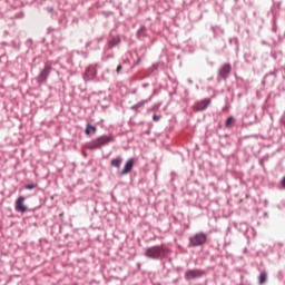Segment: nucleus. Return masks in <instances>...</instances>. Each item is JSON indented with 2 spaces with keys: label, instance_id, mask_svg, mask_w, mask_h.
Masks as SVG:
<instances>
[{
  "label": "nucleus",
  "instance_id": "obj_1",
  "mask_svg": "<svg viewBox=\"0 0 285 285\" xmlns=\"http://www.w3.org/2000/svg\"><path fill=\"white\" fill-rule=\"evenodd\" d=\"M145 257L148 259H166L170 255V248L166 245H155L147 247L144 253Z\"/></svg>",
  "mask_w": 285,
  "mask_h": 285
},
{
  "label": "nucleus",
  "instance_id": "obj_2",
  "mask_svg": "<svg viewBox=\"0 0 285 285\" xmlns=\"http://www.w3.org/2000/svg\"><path fill=\"white\" fill-rule=\"evenodd\" d=\"M111 141H115V136H112V134L102 135L96 139L90 140L86 145V148L88 150H101L104 146H108V144H111Z\"/></svg>",
  "mask_w": 285,
  "mask_h": 285
},
{
  "label": "nucleus",
  "instance_id": "obj_3",
  "mask_svg": "<svg viewBox=\"0 0 285 285\" xmlns=\"http://www.w3.org/2000/svg\"><path fill=\"white\" fill-rule=\"evenodd\" d=\"M206 242H208V236L204 232L196 233L189 237V246L191 248H197L199 246H204V244H206Z\"/></svg>",
  "mask_w": 285,
  "mask_h": 285
},
{
  "label": "nucleus",
  "instance_id": "obj_4",
  "mask_svg": "<svg viewBox=\"0 0 285 285\" xmlns=\"http://www.w3.org/2000/svg\"><path fill=\"white\" fill-rule=\"evenodd\" d=\"M50 72H52V61H47L45 63L43 69L40 71V73L37 76L36 80L37 83H46L48 81V77H50Z\"/></svg>",
  "mask_w": 285,
  "mask_h": 285
},
{
  "label": "nucleus",
  "instance_id": "obj_5",
  "mask_svg": "<svg viewBox=\"0 0 285 285\" xmlns=\"http://www.w3.org/2000/svg\"><path fill=\"white\" fill-rule=\"evenodd\" d=\"M230 72H233V66L230 65V62L222 65L218 69V81H227L228 77H230Z\"/></svg>",
  "mask_w": 285,
  "mask_h": 285
},
{
  "label": "nucleus",
  "instance_id": "obj_6",
  "mask_svg": "<svg viewBox=\"0 0 285 285\" xmlns=\"http://www.w3.org/2000/svg\"><path fill=\"white\" fill-rule=\"evenodd\" d=\"M82 79L85 83H88V81H95L97 79V67L90 65L86 68Z\"/></svg>",
  "mask_w": 285,
  "mask_h": 285
},
{
  "label": "nucleus",
  "instance_id": "obj_7",
  "mask_svg": "<svg viewBox=\"0 0 285 285\" xmlns=\"http://www.w3.org/2000/svg\"><path fill=\"white\" fill-rule=\"evenodd\" d=\"M204 275H206V271L204 269H188L185 272V279L190 282L193 279H199L200 277H204Z\"/></svg>",
  "mask_w": 285,
  "mask_h": 285
},
{
  "label": "nucleus",
  "instance_id": "obj_8",
  "mask_svg": "<svg viewBox=\"0 0 285 285\" xmlns=\"http://www.w3.org/2000/svg\"><path fill=\"white\" fill-rule=\"evenodd\" d=\"M210 104H213V100L210 98H205L203 100L197 101L194 106V109L197 112H203V110H206V108H208Z\"/></svg>",
  "mask_w": 285,
  "mask_h": 285
},
{
  "label": "nucleus",
  "instance_id": "obj_9",
  "mask_svg": "<svg viewBox=\"0 0 285 285\" xmlns=\"http://www.w3.org/2000/svg\"><path fill=\"white\" fill-rule=\"evenodd\" d=\"M153 97H154V95H151L147 99L138 101L137 104H135L130 107V110H132V112H136V115L141 112V109L146 106V104H149V101H153Z\"/></svg>",
  "mask_w": 285,
  "mask_h": 285
},
{
  "label": "nucleus",
  "instance_id": "obj_10",
  "mask_svg": "<svg viewBox=\"0 0 285 285\" xmlns=\"http://www.w3.org/2000/svg\"><path fill=\"white\" fill-rule=\"evenodd\" d=\"M134 166H135V158H129L126 161L122 170L119 171L120 177H124V175H128V173H130L132 170Z\"/></svg>",
  "mask_w": 285,
  "mask_h": 285
},
{
  "label": "nucleus",
  "instance_id": "obj_11",
  "mask_svg": "<svg viewBox=\"0 0 285 285\" xmlns=\"http://www.w3.org/2000/svg\"><path fill=\"white\" fill-rule=\"evenodd\" d=\"M24 202H26V197H23V196H20V197L16 200L14 210H16L17 213H26V212L28 210V207L23 205Z\"/></svg>",
  "mask_w": 285,
  "mask_h": 285
},
{
  "label": "nucleus",
  "instance_id": "obj_12",
  "mask_svg": "<svg viewBox=\"0 0 285 285\" xmlns=\"http://www.w3.org/2000/svg\"><path fill=\"white\" fill-rule=\"evenodd\" d=\"M119 43H121V37L119 35L111 36L108 40V48L112 50V48H116Z\"/></svg>",
  "mask_w": 285,
  "mask_h": 285
},
{
  "label": "nucleus",
  "instance_id": "obj_13",
  "mask_svg": "<svg viewBox=\"0 0 285 285\" xmlns=\"http://www.w3.org/2000/svg\"><path fill=\"white\" fill-rule=\"evenodd\" d=\"M148 29L146 26H141L137 31V38L138 39H145V37H148Z\"/></svg>",
  "mask_w": 285,
  "mask_h": 285
},
{
  "label": "nucleus",
  "instance_id": "obj_14",
  "mask_svg": "<svg viewBox=\"0 0 285 285\" xmlns=\"http://www.w3.org/2000/svg\"><path fill=\"white\" fill-rule=\"evenodd\" d=\"M97 132V127L95 125L87 124L85 129V135H95Z\"/></svg>",
  "mask_w": 285,
  "mask_h": 285
},
{
  "label": "nucleus",
  "instance_id": "obj_15",
  "mask_svg": "<svg viewBox=\"0 0 285 285\" xmlns=\"http://www.w3.org/2000/svg\"><path fill=\"white\" fill-rule=\"evenodd\" d=\"M121 161H124V159L118 156L117 158L111 159L110 166H112L114 168H121Z\"/></svg>",
  "mask_w": 285,
  "mask_h": 285
},
{
  "label": "nucleus",
  "instance_id": "obj_16",
  "mask_svg": "<svg viewBox=\"0 0 285 285\" xmlns=\"http://www.w3.org/2000/svg\"><path fill=\"white\" fill-rule=\"evenodd\" d=\"M267 278H268V275L266 274V272H261V274L258 276V283L266 284Z\"/></svg>",
  "mask_w": 285,
  "mask_h": 285
},
{
  "label": "nucleus",
  "instance_id": "obj_17",
  "mask_svg": "<svg viewBox=\"0 0 285 285\" xmlns=\"http://www.w3.org/2000/svg\"><path fill=\"white\" fill-rule=\"evenodd\" d=\"M235 121V118H233V116H229L226 120H225V127L226 128H230V125Z\"/></svg>",
  "mask_w": 285,
  "mask_h": 285
},
{
  "label": "nucleus",
  "instance_id": "obj_18",
  "mask_svg": "<svg viewBox=\"0 0 285 285\" xmlns=\"http://www.w3.org/2000/svg\"><path fill=\"white\" fill-rule=\"evenodd\" d=\"M26 190H32V188H37V184H27L24 185Z\"/></svg>",
  "mask_w": 285,
  "mask_h": 285
},
{
  "label": "nucleus",
  "instance_id": "obj_19",
  "mask_svg": "<svg viewBox=\"0 0 285 285\" xmlns=\"http://www.w3.org/2000/svg\"><path fill=\"white\" fill-rule=\"evenodd\" d=\"M159 108H161V102L155 104L150 110H159Z\"/></svg>",
  "mask_w": 285,
  "mask_h": 285
},
{
  "label": "nucleus",
  "instance_id": "obj_20",
  "mask_svg": "<svg viewBox=\"0 0 285 285\" xmlns=\"http://www.w3.org/2000/svg\"><path fill=\"white\" fill-rule=\"evenodd\" d=\"M121 70H124V67L121 65H119L116 69L117 75L121 73Z\"/></svg>",
  "mask_w": 285,
  "mask_h": 285
},
{
  "label": "nucleus",
  "instance_id": "obj_21",
  "mask_svg": "<svg viewBox=\"0 0 285 285\" xmlns=\"http://www.w3.org/2000/svg\"><path fill=\"white\" fill-rule=\"evenodd\" d=\"M153 119H154V121H159V119H161V116H159V115H154V116H153Z\"/></svg>",
  "mask_w": 285,
  "mask_h": 285
},
{
  "label": "nucleus",
  "instance_id": "obj_22",
  "mask_svg": "<svg viewBox=\"0 0 285 285\" xmlns=\"http://www.w3.org/2000/svg\"><path fill=\"white\" fill-rule=\"evenodd\" d=\"M141 63V58H138L136 62H134V66H139Z\"/></svg>",
  "mask_w": 285,
  "mask_h": 285
},
{
  "label": "nucleus",
  "instance_id": "obj_23",
  "mask_svg": "<svg viewBox=\"0 0 285 285\" xmlns=\"http://www.w3.org/2000/svg\"><path fill=\"white\" fill-rule=\"evenodd\" d=\"M281 122H282L283 126L285 127V117L281 119Z\"/></svg>",
  "mask_w": 285,
  "mask_h": 285
},
{
  "label": "nucleus",
  "instance_id": "obj_24",
  "mask_svg": "<svg viewBox=\"0 0 285 285\" xmlns=\"http://www.w3.org/2000/svg\"><path fill=\"white\" fill-rule=\"evenodd\" d=\"M124 63H130V61L129 60H127V61L125 60Z\"/></svg>",
  "mask_w": 285,
  "mask_h": 285
},
{
  "label": "nucleus",
  "instance_id": "obj_25",
  "mask_svg": "<svg viewBox=\"0 0 285 285\" xmlns=\"http://www.w3.org/2000/svg\"><path fill=\"white\" fill-rule=\"evenodd\" d=\"M148 87V85H142V88H147Z\"/></svg>",
  "mask_w": 285,
  "mask_h": 285
}]
</instances>
